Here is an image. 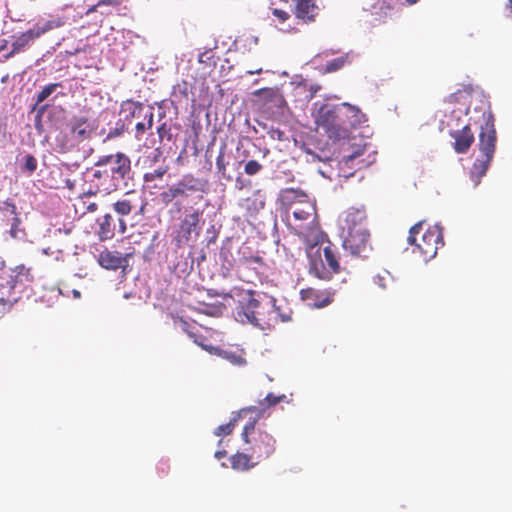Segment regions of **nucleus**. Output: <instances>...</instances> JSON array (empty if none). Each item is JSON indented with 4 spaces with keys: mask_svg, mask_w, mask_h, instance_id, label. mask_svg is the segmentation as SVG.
Here are the masks:
<instances>
[{
    "mask_svg": "<svg viewBox=\"0 0 512 512\" xmlns=\"http://www.w3.org/2000/svg\"><path fill=\"white\" fill-rule=\"evenodd\" d=\"M506 9L509 11L510 15H512V0H507Z\"/></svg>",
    "mask_w": 512,
    "mask_h": 512,
    "instance_id": "obj_50",
    "label": "nucleus"
},
{
    "mask_svg": "<svg viewBox=\"0 0 512 512\" xmlns=\"http://www.w3.org/2000/svg\"><path fill=\"white\" fill-rule=\"evenodd\" d=\"M294 223L289 221V228L298 236L308 238L317 232L315 225L316 207L309 201H303L302 205H296L292 211Z\"/></svg>",
    "mask_w": 512,
    "mask_h": 512,
    "instance_id": "obj_8",
    "label": "nucleus"
},
{
    "mask_svg": "<svg viewBox=\"0 0 512 512\" xmlns=\"http://www.w3.org/2000/svg\"><path fill=\"white\" fill-rule=\"evenodd\" d=\"M349 62L348 60V55H342L338 58H335V59H332L331 61H328L323 70L325 73H332V72H336L340 69H342L347 63Z\"/></svg>",
    "mask_w": 512,
    "mask_h": 512,
    "instance_id": "obj_28",
    "label": "nucleus"
},
{
    "mask_svg": "<svg viewBox=\"0 0 512 512\" xmlns=\"http://www.w3.org/2000/svg\"><path fill=\"white\" fill-rule=\"evenodd\" d=\"M309 272L321 280H330L333 275L340 272V263L337 251L330 242L322 246L317 242L307 248Z\"/></svg>",
    "mask_w": 512,
    "mask_h": 512,
    "instance_id": "obj_4",
    "label": "nucleus"
},
{
    "mask_svg": "<svg viewBox=\"0 0 512 512\" xmlns=\"http://www.w3.org/2000/svg\"><path fill=\"white\" fill-rule=\"evenodd\" d=\"M24 169L30 173H33L37 169V160L33 155L28 154L25 156Z\"/></svg>",
    "mask_w": 512,
    "mask_h": 512,
    "instance_id": "obj_38",
    "label": "nucleus"
},
{
    "mask_svg": "<svg viewBox=\"0 0 512 512\" xmlns=\"http://www.w3.org/2000/svg\"><path fill=\"white\" fill-rule=\"evenodd\" d=\"M280 200L283 205L292 206L294 204L302 205V202L309 201V198L300 189L286 188L280 192Z\"/></svg>",
    "mask_w": 512,
    "mask_h": 512,
    "instance_id": "obj_23",
    "label": "nucleus"
},
{
    "mask_svg": "<svg viewBox=\"0 0 512 512\" xmlns=\"http://www.w3.org/2000/svg\"><path fill=\"white\" fill-rule=\"evenodd\" d=\"M167 171L168 167H159L151 172L145 173L143 179L145 182H153L155 180L162 179Z\"/></svg>",
    "mask_w": 512,
    "mask_h": 512,
    "instance_id": "obj_34",
    "label": "nucleus"
},
{
    "mask_svg": "<svg viewBox=\"0 0 512 512\" xmlns=\"http://www.w3.org/2000/svg\"><path fill=\"white\" fill-rule=\"evenodd\" d=\"M343 247L354 256L366 257L371 251L369 230H355L344 236Z\"/></svg>",
    "mask_w": 512,
    "mask_h": 512,
    "instance_id": "obj_9",
    "label": "nucleus"
},
{
    "mask_svg": "<svg viewBox=\"0 0 512 512\" xmlns=\"http://www.w3.org/2000/svg\"><path fill=\"white\" fill-rule=\"evenodd\" d=\"M64 25V21L60 18H57V19H54V20H48L44 23L43 26H35L34 28L31 29V31H33V34L36 38L40 37L41 35H43L44 33L52 30V29H55V28H59L61 26Z\"/></svg>",
    "mask_w": 512,
    "mask_h": 512,
    "instance_id": "obj_27",
    "label": "nucleus"
},
{
    "mask_svg": "<svg viewBox=\"0 0 512 512\" xmlns=\"http://www.w3.org/2000/svg\"><path fill=\"white\" fill-rule=\"evenodd\" d=\"M98 7H99L98 3H97L96 5L91 6V7L87 10L86 14H87V15H89V14H91V13L95 12V11L97 10V8H98Z\"/></svg>",
    "mask_w": 512,
    "mask_h": 512,
    "instance_id": "obj_48",
    "label": "nucleus"
},
{
    "mask_svg": "<svg viewBox=\"0 0 512 512\" xmlns=\"http://www.w3.org/2000/svg\"><path fill=\"white\" fill-rule=\"evenodd\" d=\"M45 109H46V106H41V107L38 109V111H39V113H43V112L45 111Z\"/></svg>",
    "mask_w": 512,
    "mask_h": 512,
    "instance_id": "obj_54",
    "label": "nucleus"
},
{
    "mask_svg": "<svg viewBox=\"0 0 512 512\" xmlns=\"http://www.w3.org/2000/svg\"><path fill=\"white\" fill-rule=\"evenodd\" d=\"M34 277L31 273V269L25 267L24 265H18L12 271L10 275V279L7 281V285L10 290L15 289L18 286H26L27 284L32 283Z\"/></svg>",
    "mask_w": 512,
    "mask_h": 512,
    "instance_id": "obj_21",
    "label": "nucleus"
},
{
    "mask_svg": "<svg viewBox=\"0 0 512 512\" xmlns=\"http://www.w3.org/2000/svg\"><path fill=\"white\" fill-rule=\"evenodd\" d=\"M98 223V231L97 235L101 241L110 240L115 235V224L113 223V218L110 214H105L101 218L97 220Z\"/></svg>",
    "mask_w": 512,
    "mask_h": 512,
    "instance_id": "obj_24",
    "label": "nucleus"
},
{
    "mask_svg": "<svg viewBox=\"0 0 512 512\" xmlns=\"http://www.w3.org/2000/svg\"><path fill=\"white\" fill-rule=\"evenodd\" d=\"M119 222H120V227L122 228V232H124L126 229V224L123 219H120Z\"/></svg>",
    "mask_w": 512,
    "mask_h": 512,
    "instance_id": "obj_51",
    "label": "nucleus"
},
{
    "mask_svg": "<svg viewBox=\"0 0 512 512\" xmlns=\"http://www.w3.org/2000/svg\"><path fill=\"white\" fill-rule=\"evenodd\" d=\"M301 299L307 302V305L314 308H322L329 305L334 293L329 290H319L315 288L302 289L300 292Z\"/></svg>",
    "mask_w": 512,
    "mask_h": 512,
    "instance_id": "obj_14",
    "label": "nucleus"
},
{
    "mask_svg": "<svg viewBox=\"0 0 512 512\" xmlns=\"http://www.w3.org/2000/svg\"><path fill=\"white\" fill-rule=\"evenodd\" d=\"M136 133L138 135H142L146 131L145 122H137L135 125Z\"/></svg>",
    "mask_w": 512,
    "mask_h": 512,
    "instance_id": "obj_43",
    "label": "nucleus"
},
{
    "mask_svg": "<svg viewBox=\"0 0 512 512\" xmlns=\"http://www.w3.org/2000/svg\"><path fill=\"white\" fill-rule=\"evenodd\" d=\"M256 457L248 451L237 452L230 457L231 468L237 471H248L258 465Z\"/></svg>",
    "mask_w": 512,
    "mask_h": 512,
    "instance_id": "obj_22",
    "label": "nucleus"
},
{
    "mask_svg": "<svg viewBox=\"0 0 512 512\" xmlns=\"http://www.w3.org/2000/svg\"><path fill=\"white\" fill-rule=\"evenodd\" d=\"M153 116H154V114H153L152 109L148 108L146 110V112L144 113V117H143L146 120V122H145L146 130L152 128V126H153Z\"/></svg>",
    "mask_w": 512,
    "mask_h": 512,
    "instance_id": "obj_41",
    "label": "nucleus"
},
{
    "mask_svg": "<svg viewBox=\"0 0 512 512\" xmlns=\"http://www.w3.org/2000/svg\"><path fill=\"white\" fill-rule=\"evenodd\" d=\"M146 108L142 103L134 100L123 101L120 107V115L124 121L131 123L134 119L144 117Z\"/></svg>",
    "mask_w": 512,
    "mask_h": 512,
    "instance_id": "obj_20",
    "label": "nucleus"
},
{
    "mask_svg": "<svg viewBox=\"0 0 512 512\" xmlns=\"http://www.w3.org/2000/svg\"><path fill=\"white\" fill-rule=\"evenodd\" d=\"M392 282V277L388 271H384L382 274H377L374 277V283L381 289H386Z\"/></svg>",
    "mask_w": 512,
    "mask_h": 512,
    "instance_id": "obj_35",
    "label": "nucleus"
},
{
    "mask_svg": "<svg viewBox=\"0 0 512 512\" xmlns=\"http://www.w3.org/2000/svg\"><path fill=\"white\" fill-rule=\"evenodd\" d=\"M160 156H161V151H160V149H158V148H157V149H155V150L153 151V162H157V161H158V159L160 158Z\"/></svg>",
    "mask_w": 512,
    "mask_h": 512,
    "instance_id": "obj_46",
    "label": "nucleus"
},
{
    "mask_svg": "<svg viewBox=\"0 0 512 512\" xmlns=\"http://www.w3.org/2000/svg\"><path fill=\"white\" fill-rule=\"evenodd\" d=\"M205 54H206V53H202V54L200 55V57H199V62H204L203 57H204V55H205Z\"/></svg>",
    "mask_w": 512,
    "mask_h": 512,
    "instance_id": "obj_56",
    "label": "nucleus"
},
{
    "mask_svg": "<svg viewBox=\"0 0 512 512\" xmlns=\"http://www.w3.org/2000/svg\"><path fill=\"white\" fill-rule=\"evenodd\" d=\"M0 221L2 225L10 227L9 234L12 238L16 239L20 233L24 234V230L20 229L21 218L12 200L7 199L0 202Z\"/></svg>",
    "mask_w": 512,
    "mask_h": 512,
    "instance_id": "obj_10",
    "label": "nucleus"
},
{
    "mask_svg": "<svg viewBox=\"0 0 512 512\" xmlns=\"http://www.w3.org/2000/svg\"><path fill=\"white\" fill-rule=\"evenodd\" d=\"M36 39L31 29L23 32L13 43H12V54L19 53L30 41Z\"/></svg>",
    "mask_w": 512,
    "mask_h": 512,
    "instance_id": "obj_26",
    "label": "nucleus"
},
{
    "mask_svg": "<svg viewBox=\"0 0 512 512\" xmlns=\"http://www.w3.org/2000/svg\"><path fill=\"white\" fill-rule=\"evenodd\" d=\"M367 121L366 115L349 103L337 105L323 104L316 115L315 122L332 140L345 139L352 129Z\"/></svg>",
    "mask_w": 512,
    "mask_h": 512,
    "instance_id": "obj_2",
    "label": "nucleus"
},
{
    "mask_svg": "<svg viewBox=\"0 0 512 512\" xmlns=\"http://www.w3.org/2000/svg\"><path fill=\"white\" fill-rule=\"evenodd\" d=\"M227 452L225 450H218L215 452L214 456L215 458H217L218 460L224 458L226 456Z\"/></svg>",
    "mask_w": 512,
    "mask_h": 512,
    "instance_id": "obj_45",
    "label": "nucleus"
},
{
    "mask_svg": "<svg viewBox=\"0 0 512 512\" xmlns=\"http://www.w3.org/2000/svg\"><path fill=\"white\" fill-rule=\"evenodd\" d=\"M283 398H285L284 395L276 396L273 393H269V394H267V396L264 399L260 400V402H259L260 407L259 408L256 407V410L254 412H256V411L263 412L264 410L270 408L271 406H274L277 403H279Z\"/></svg>",
    "mask_w": 512,
    "mask_h": 512,
    "instance_id": "obj_32",
    "label": "nucleus"
},
{
    "mask_svg": "<svg viewBox=\"0 0 512 512\" xmlns=\"http://www.w3.org/2000/svg\"><path fill=\"white\" fill-rule=\"evenodd\" d=\"M241 438L247 445L245 451L251 452L256 462L269 458L276 450V439L265 428L257 427L255 420L244 426Z\"/></svg>",
    "mask_w": 512,
    "mask_h": 512,
    "instance_id": "obj_6",
    "label": "nucleus"
},
{
    "mask_svg": "<svg viewBox=\"0 0 512 512\" xmlns=\"http://www.w3.org/2000/svg\"><path fill=\"white\" fill-rule=\"evenodd\" d=\"M17 301V298H7L5 299L4 297H0V304L3 305V306H8V309L12 307V305Z\"/></svg>",
    "mask_w": 512,
    "mask_h": 512,
    "instance_id": "obj_42",
    "label": "nucleus"
},
{
    "mask_svg": "<svg viewBox=\"0 0 512 512\" xmlns=\"http://www.w3.org/2000/svg\"><path fill=\"white\" fill-rule=\"evenodd\" d=\"M61 83H51L46 85L36 96V102L34 105V110L45 101L58 87H61Z\"/></svg>",
    "mask_w": 512,
    "mask_h": 512,
    "instance_id": "obj_29",
    "label": "nucleus"
},
{
    "mask_svg": "<svg viewBox=\"0 0 512 512\" xmlns=\"http://www.w3.org/2000/svg\"><path fill=\"white\" fill-rule=\"evenodd\" d=\"M484 124L481 125L479 133L478 148L480 157L472 164L470 177L477 185L486 174L496 150L497 134L494 125V115L488 108L483 112Z\"/></svg>",
    "mask_w": 512,
    "mask_h": 512,
    "instance_id": "obj_3",
    "label": "nucleus"
},
{
    "mask_svg": "<svg viewBox=\"0 0 512 512\" xmlns=\"http://www.w3.org/2000/svg\"><path fill=\"white\" fill-rule=\"evenodd\" d=\"M245 202L248 210L253 209L254 211H258L265 206V199L260 191H256L252 197L246 198Z\"/></svg>",
    "mask_w": 512,
    "mask_h": 512,
    "instance_id": "obj_30",
    "label": "nucleus"
},
{
    "mask_svg": "<svg viewBox=\"0 0 512 512\" xmlns=\"http://www.w3.org/2000/svg\"><path fill=\"white\" fill-rule=\"evenodd\" d=\"M272 14L279 20V22L284 23L290 18V14L282 9L273 8Z\"/></svg>",
    "mask_w": 512,
    "mask_h": 512,
    "instance_id": "obj_39",
    "label": "nucleus"
},
{
    "mask_svg": "<svg viewBox=\"0 0 512 512\" xmlns=\"http://www.w3.org/2000/svg\"><path fill=\"white\" fill-rule=\"evenodd\" d=\"M294 15L305 23L315 21L318 15V6L315 0H294Z\"/></svg>",
    "mask_w": 512,
    "mask_h": 512,
    "instance_id": "obj_18",
    "label": "nucleus"
},
{
    "mask_svg": "<svg viewBox=\"0 0 512 512\" xmlns=\"http://www.w3.org/2000/svg\"><path fill=\"white\" fill-rule=\"evenodd\" d=\"M15 54H12V50L7 54L5 55V59H9L11 57H13Z\"/></svg>",
    "mask_w": 512,
    "mask_h": 512,
    "instance_id": "obj_53",
    "label": "nucleus"
},
{
    "mask_svg": "<svg viewBox=\"0 0 512 512\" xmlns=\"http://www.w3.org/2000/svg\"><path fill=\"white\" fill-rule=\"evenodd\" d=\"M242 309L247 320L254 325H261V302L255 298V292L248 290L243 298Z\"/></svg>",
    "mask_w": 512,
    "mask_h": 512,
    "instance_id": "obj_15",
    "label": "nucleus"
},
{
    "mask_svg": "<svg viewBox=\"0 0 512 512\" xmlns=\"http://www.w3.org/2000/svg\"><path fill=\"white\" fill-rule=\"evenodd\" d=\"M269 303H271V304H272V307H273L274 309L276 308V307H275V304H274V303H275V299H274V298H271V300L269 301Z\"/></svg>",
    "mask_w": 512,
    "mask_h": 512,
    "instance_id": "obj_55",
    "label": "nucleus"
},
{
    "mask_svg": "<svg viewBox=\"0 0 512 512\" xmlns=\"http://www.w3.org/2000/svg\"><path fill=\"white\" fill-rule=\"evenodd\" d=\"M113 209L117 214L127 216L132 212L133 203L129 199L118 200L113 204Z\"/></svg>",
    "mask_w": 512,
    "mask_h": 512,
    "instance_id": "obj_33",
    "label": "nucleus"
},
{
    "mask_svg": "<svg viewBox=\"0 0 512 512\" xmlns=\"http://www.w3.org/2000/svg\"><path fill=\"white\" fill-rule=\"evenodd\" d=\"M97 209H98V206L96 203H90L87 206V211H89V212H95Z\"/></svg>",
    "mask_w": 512,
    "mask_h": 512,
    "instance_id": "obj_47",
    "label": "nucleus"
},
{
    "mask_svg": "<svg viewBox=\"0 0 512 512\" xmlns=\"http://www.w3.org/2000/svg\"><path fill=\"white\" fill-rule=\"evenodd\" d=\"M8 45L7 40H0V51L4 50Z\"/></svg>",
    "mask_w": 512,
    "mask_h": 512,
    "instance_id": "obj_49",
    "label": "nucleus"
},
{
    "mask_svg": "<svg viewBox=\"0 0 512 512\" xmlns=\"http://www.w3.org/2000/svg\"><path fill=\"white\" fill-rule=\"evenodd\" d=\"M450 136L454 139L453 148L459 154L466 153L474 142V134L469 125L450 132Z\"/></svg>",
    "mask_w": 512,
    "mask_h": 512,
    "instance_id": "obj_17",
    "label": "nucleus"
},
{
    "mask_svg": "<svg viewBox=\"0 0 512 512\" xmlns=\"http://www.w3.org/2000/svg\"><path fill=\"white\" fill-rule=\"evenodd\" d=\"M132 167L130 158L123 152L99 157L87 172L83 195L110 194L127 184Z\"/></svg>",
    "mask_w": 512,
    "mask_h": 512,
    "instance_id": "obj_1",
    "label": "nucleus"
},
{
    "mask_svg": "<svg viewBox=\"0 0 512 512\" xmlns=\"http://www.w3.org/2000/svg\"><path fill=\"white\" fill-rule=\"evenodd\" d=\"M69 130L72 140L80 143L91 137L93 129L86 117H74L70 121Z\"/></svg>",
    "mask_w": 512,
    "mask_h": 512,
    "instance_id": "obj_16",
    "label": "nucleus"
},
{
    "mask_svg": "<svg viewBox=\"0 0 512 512\" xmlns=\"http://www.w3.org/2000/svg\"><path fill=\"white\" fill-rule=\"evenodd\" d=\"M201 216V211L194 210L183 217L179 223L178 229L175 232V241L178 246H180L182 243L188 242L191 238L192 232H198V230H200Z\"/></svg>",
    "mask_w": 512,
    "mask_h": 512,
    "instance_id": "obj_11",
    "label": "nucleus"
},
{
    "mask_svg": "<svg viewBox=\"0 0 512 512\" xmlns=\"http://www.w3.org/2000/svg\"><path fill=\"white\" fill-rule=\"evenodd\" d=\"M182 323H183V329L187 332L189 337L193 338V340L196 344L200 345L201 347L208 350L209 352L214 351L215 354H217L218 356L227 360L232 365L243 366L246 364V359L244 358L242 353H237V352L229 351V350H222V349L214 348V347H207L202 342V340L204 339L202 336L197 337V335L195 333L189 331L188 330L189 325L186 321H182Z\"/></svg>",
    "mask_w": 512,
    "mask_h": 512,
    "instance_id": "obj_13",
    "label": "nucleus"
},
{
    "mask_svg": "<svg viewBox=\"0 0 512 512\" xmlns=\"http://www.w3.org/2000/svg\"><path fill=\"white\" fill-rule=\"evenodd\" d=\"M289 319H290V317H284V316H282V320H283V321H286V320H289Z\"/></svg>",
    "mask_w": 512,
    "mask_h": 512,
    "instance_id": "obj_57",
    "label": "nucleus"
},
{
    "mask_svg": "<svg viewBox=\"0 0 512 512\" xmlns=\"http://www.w3.org/2000/svg\"><path fill=\"white\" fill-rule=\"evenodd\" d=\"M157 133L160 141H163L164 139L169 141L172 138L171 128L166 123L161 124L157 128Z\"/></svg>",
    "mask_w": 512,
    "mask_h": 512,
    "instance_id": "obj_37",
    "label": "nucleus"
},
{
    "mask_svg": "<svg viewBox=\"0 0 512 512\" xmlns=\"http://www.w3.org/2000/svg\"><path fill=\"white\" fill-rule=\"evenodd\" d=\"M98 263L104 269L117 270L127 264V259L119 251L105 249L99 254Z\"/></svg>",
    "mask_w": 512,
    "mask_h": 512,
    "instance_id": "obj_19",
    "label": "nucleus"
},
{
    "mask_svg": "<svg viewBox=\"0 0 512 512\" xmlns=\"http://www.w3.org/2000/svg\"><path fill=\"white\" fill-rule=\"evenodd\" d=\"M254 264H257L259 266L264 265V260L260 256H250V257H243L240 259L239 263V271L243 274L244 271L254 268Z\"/></svg>",
    "mask_w": 512,
    "mask_h": 512,
    "instance_id": "obj_31",
    "label": "nucleus"
},
{
    "mask_svg": "<svg viewBox=\"0 0 512 512\" xmlns=\"http://www.w3.org/2000/svg\"><path fill=\"white\" fill-rule=\"evenodd\" d=\"M98 5L99 6H102V5L118 6L119 2H118V0H101L98 2Z\"/></svg>",
    "mask_w": 512,
    "mask_h": 512,
    "instance_id": "obj_44",
    "label": "nucleus"
},
{
    "mask_svg": "<svg viewBox=\"0 0 512 512\" xmlns=\"http://www.w3.org/2000/svg\"><path fill=\"white\" fill-rule=\"evenodd\" d=\"M261 170H262V165L256 160H250L244 166V172L247 175H256Z\"/></svg>",
    "mask_w": 512,
    "mask_h": 512,
    "instance_id": "obj_36",
    "label": "nucleus"
},
{
    "mask_svg": "<svg viewBox=\"0 0 512 512\" xmlns=\"http://www.w3.org/2000/svg\"><path fill=\"white\" fill-rule=\"evenodd\" d=\"M341 228L343 232H354L367 229V215L363 208L350 207L341 216Z\"/></svg>",
    "mask_w": 512,
    "mask_h": 512,
    "instance_id": "obj_12",
    "label": "nucleus"
},
{
    "mask_svg": "<svg viewBox=\"0 0 512 512\" xmlns=\"http://www.w3.org/2000/svg\"><path fill=\"white\" fill-rule=\"evenodd\" d=\"M408 243L413 245L424 261H429L437 255V251L444 245L443 231L438 225L425 227L424 222H418L410 228Z\"/></svg>",
    "mask_w": 512,
    "mask_h": 512,
    "instance_id": "obj_5",
    "label": "nucleus"
},
{
    "mask_svg": "<svg viewBox=\"0 0 512 512\" xmlns=\"http://www.w3.org/2000/svg\"><path fill=\"white\" fill-rule=\"evenodd\" d=\"M216 168L219 173H221L222 175H225L226 163H225V158H224L223 152H220L216 158Z\"/></svg>",
    "mask_w": 512,
    "mask_h": 512,
    "instance_id": "obj_40",
    "label": "nucleus"
},
{
    "mask_svg": "<svg viewBox=\"0 0 512 512\" xmlns=\"http://www.w3.org/2000/svg\"><path fill=\"white\" fill-rule=\"evenodd\" d=\"M204 188L205 184L202 179L192 174H186L175 184L168 186L167 189L162 191L159 194V199L165 206L174 202L176 211L181 212L183 201L187 200L191 194L203 193Z\"/></svg>",
    "mask_w": 512,
    "mask_h": 512,
    "instance_id": "obj_7",
    "label": "nucleus"
},
{
    "mask_svg": "<svg viewBox=\"0 0 512 512\" xmlns=\"http://www.w3.org/2000/svg\"><path fill=\"white\" fill-rule=\"evenodd\" d=\"M255 410H256V406H250V407L241 409L238 412V414L236 416H234L228 423L218 426L215 429L214 434L217 436L230 435L233 432L238 420L241 419L243 416H245L247 413L255 411Z\"/></svg>",
    "mask_w": 512,
    "mask_h": 512,
    "instance_id": "obj_25",
    "label": "nucleus"
},
{
    "mask_svg": "<svg viewBox=\"0 0 512 512\" xmlns=\"http://www.w3.org/2000/svg\"><path fill=\"white\" fill-rule=\"evenodd\" d=\"M281 1L287 3L289 0H281Z\"/></svg>",
    "mask_w": 512,
    "mask_h": 512,
    "instance_id": "obj_59",
    "label": "nucleus"
},
{
    "mask_svg": "<svg viewBox=\"0 0 512 512\" xmlns=\"http://www.w3.org/2000/svg\"><path fill=\"white\" fill-rule=\"evenodd\" d=\"M418 1H419V0H406V3H407L408 5H414V4H416Z\"/></svg>",
    "mask_w": 512,
    "mask_h": 512,
    "instance_id": "obj_52",
    "label": "nucleus"
},
{
    "mask_svg": "<svg viewBox=\"0 0 512 512\" xmlns=\"http://www.w3.org/2000/svg\"><path fill=\"white\" fill-rule=\"evenodd\" d=\"M74 295H75V296H79V295H80V293H79L78 291H74Z\"/></svg>",
    "mask_w": 512,
    "mask_h": 512,
    "instance_id": "obj_58",
    "label": "nucleus"
}]
</instances>
